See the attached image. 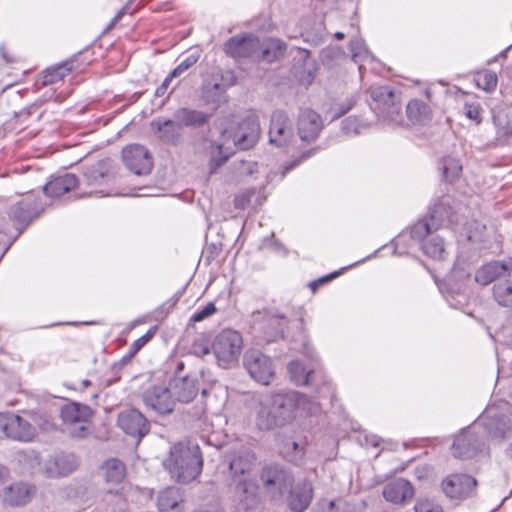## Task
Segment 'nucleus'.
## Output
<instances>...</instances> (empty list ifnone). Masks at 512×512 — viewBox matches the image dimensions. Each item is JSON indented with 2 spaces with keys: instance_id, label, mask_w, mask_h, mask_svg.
Instances as JSON below:
<instances>
[{
  "instance_id": "nucleus-10",
  "label": "nucleus",
  "mask_w": 512,
  "mask_h": 512,
  "mask_svg": "<svg viewBox=\"0 0 512 512\" xmlns=\"http://www.w3.org/2000/svg\"><path fill=\"white\" fill-rule=\"evenodd\" d=\"M260 479L267 493L273 498L286 493L294 481L291 472L279 464L265 466L260 474Z\"/></svg>"
},
{
  "instance_id": "nucleus-28",
  "label": "nucleus",
  "mask_w": 512,
  "mask_h": 512,
  "mask_svg": "<svg viewBox=\"0 0 512 512\" xmlns=\"http://www.w3.org/2000/svg\"><path fill=\"white\" fill-rule=\"evenodd\" d=\"M383 497L393 504H401L413 496V488L409 481L396 479L383 488Z\"/></svg>"
},
{
  "instance_id": "nucleus-42",
  "label": "nucleus",
  "mask_w": 512,
  "mask_h": 512,
  "mask_svg": "<svg viewBox=\"0 0 512 512\" xmlns=\"http://www.w3.org/2000/svg\"><path fill=\"white\" fill-rule=\"evenodd\" d=\"M367 127V122L355 116L347 117L341 123V129L347 135H358Z\"/></svg>"
},
{
  "instance_id": "nucleus-50",
  "label": "nucleus",
  "mask_w": 512,
  "mask_h": 512,
  "mask_svg": "<svg viewBox=\"0 0 512 512\" xmlns=\"http://www.w3.org/2000/svg\"><path fill=\"white\" fill-rule=\"evenodd\" d=\"M314 152H315V149L307 150V151L303 152L300 157H298L297 159H295V160L291 161L290 163L286 164L284 166L283 175H285L288 171H290L291 169L296 167L303 160L309 158Z\"/></svg>"
},
{
  "instance_id": "nucleus-41",
  "label": "nucleus",
  "mask_w": 512,
  "mask_h": 512,
  "mask_svg": "<svg viewBox=\"0 0 512 512\" xmlns=\"http://www.w3.org/2000/svg\"><path fill=\"white\" fill-rule=\"evenodd\" d=\"M282 454L288 461L298 463L304 456V446L295 441L287 440L282 447Z\"/></svg>"
},
{
  "instance_id": "nucleus-1",
  "label": "nucleus",
  "mask_w": 512,
  "mask_h": 512,
  "mask_svg": "<svg viewBox=\"0 0 512 512\" xmlns=\"http://www.w3.org/2000/svg\"><path fill=\"white\" fill-rule=\"evenodd\" d=\"M463 207L451 195L441 196L430 208L427 217L415 223L409 232H403L395 240L398 249L410 238L409 246L417 245L423 253L435 260H442L446 255L443 237L436 234L445 226H458L462 224Z\"/></svg>"
},
{
  "instance_id": "nucleus-43",
  "label": "nucleus",
  "mask_w": 512,
  "mask_h": 512,
  "mask_svg": "<svg viewBox=\"0 0 512 512\" xmlns=\"http://www.w3.org/2000/svg\"><path fill=\"white\" fill-rule=\"evenodd\" d=\"M497 82V74L489 70H485L481 73H478L476 77L477 86L486 92L494 91L497 86Z\"/></svg>"
},
{
  "instance_id": "nucleus-19",
  "label": "nucleus",
  "mask_w": 512,
  "mask_h": 512,
  "mask_svg": "<svg viewBox=\"0 0 512 512\" xmlns=\"http://www.w3.org/2000/svg\"><path fill=\"white\" fill-rule=\"evenodd\" d=\"M477 485L476 480L467 474H452L442 481V490L451 499L470 496Z\"/></svg>"
},
{
  "instance_id": "nucleus-23",
  "label": "nucleus",
  "mask_w": 512,
  "mask_h": 512,
  "mask_svg": "<svg viewBox=\"0 0 512 512\" xmlns=\"http://www.w3.org/2000/svg\"><path fill=\"white\" fill-rule=\"evenodd\" d=\"M40 210L41 207L32 195H27L11 207L9 217L17 225H27L39 214Z\"/></svg>"
},
{
  "instance_id": "nucleus-39",
  "label": "nucleus",
  "mask_w": 512,
  "mask_h": 512,
  "mask_svg": "<svg viewBox=\"0 0 512 512\" xmlns=\"http://www.w3.org/2000/svg\"><path fill=\"white\" fill-rule=\"evenodd\" d=\"M370 95L373 99V102L375 103L374 106H372V109L376 111V108L379 106H386V104L393 100L396 95L392 91V89L389 86H378V87H372L370 89Z\"/></svg>"
},
{
  "instance_id": "nucleus-6",
  "label": "nucleus",
  "mask_w": 512,
  "mask_h": 512,
  "mask_svg": "<svg viewBox=\"0 0 512 512\" xmlns=\"http://www.w3.org/2000/svg\"><path fill=\"white\" fill-rule=\"evenodd\" d=\"M474 428H480L487 440L512 439L511 406L505 401L489 405L474 422Z\"/></svg>"
},
{
  "instance_id": "nucleus-52",
  "label": "nucleus",
  "mask_w": 512,
  "mask_h": 512,
  "mask_svg": "<svg viewBox=\"0 0 512 512\" xmlns=\"http://www.w3.org/2000/svg\"><path fill=\"white\" fill-rule=\"evenodd\" d=\"M340 274H341L340 271H334L328 275H325V276L319 278L318 280L311 282L309 286L312 289V291L315 292L319 285L324 284V283L336 278Z\"/></svg>"
},
{
  "instance_id": "nucleus-33",
  "label": "nucleus",
  "mask_w": 512,
  "mask_h": 512,
  "mask_svg": "<svg viewBox=\"0 0 512 512\" xmlns=\"http://www.w3.org/2000/svg\"><path fill=\"white\" fill-rule=\"evenodd\" d=\"M288 373L297 385L313 384L318 374L313 367H306L299 360H293L288 364Z\"/></svg>"
},
{
  "instance_id": "nucleus-13",
  "label": "nucleus",
  "mask_w": 512,
  "mask_h": 512,
  "mask_svg": "<svg viewBox=\"0 0 512 512\" xmlns=\"http://www.w3.org/2000/svg\"><path fill=\"white\" fill-rule=\"evenodd\" d=\"M0 430L6 437L20 442L32 441L36 435L29 421L11 412L0 413Z\"/></svg>"
},
{
  "instance_id": "nucleus-45",
  "label": "nucleus",
  "mask_w": 512,
  "mask_h": 512,
  "mask_svg": "<svg viewBox=\"0 0 512 512\" xmlns=\"http://www.w3.org/2000/svg\"><path fill=\"white\" fill-rule=\"evenodd\" d=\"M199 60V55L197 53H192L188 55L185 59H183L170 73L171 77H179L183 73H185L189 68L197 63Z\"/></svg>"
},
{
  "instance_id": "nucleus-26",
  "label": "nucleus",
  "mask_w": 512,
  "mask_h": 512,
  "mask_svg": "<svg viewBox=\"0 0 512 512\" xmlns=\"http://www.w3.org/2000/svg\"><path fill=\"white\" fill-rule=\"evenodd\" d=\"M151 127L162 142L176 144L181 137L182 128L176 119L156 118L152 120Z\"/></svg>"
},
{
  "instance_id": "nucleus-31",
  "label": "nucleus",
  "mask_w": 512,
  "mask_h": 512,
  "mask_svg": "<svg viewBox=\"0 0 512 512\" xmlns=\"http://www.w3.org/2000/svg\"><path fill=\"white\" fill-rule=\"evenodd\" d=\"M286 45L283 41L276 38H269L263 42L260 41L257 61H265L271 63L285 53Z\"/></svg>"
},
{
  "instance_id": "nucleus-9",
  "label": "nucleus",
  "mask_w": 512,
  "mask_h": 512,
  "mask_svg": "<svg viewBox=\"0 0 512 512\" xmlns=\"http://www.w3.org/2000/svg\"><path fill=\"white\" fill-rule=\"evenodd\" d=\"M487 438L480 428H474V423L463 429L452 444L453 455L456 458L468 459L481 452L486 446Z\"/></svg>"
},
{
  "instance_id": "nucleus-37",
  "label": "nucleus",
  "mask_w": 512,
  "mask_h": 512,
  "mask_svg": "<svg viewBox=\"0 0 512 512\" xmlns=\"http://www.w3.org/2000/svg\"><path fill=\"white\" fill-rule=\"evenodd\" d=\"M107 482L119 483L125 477V466L117 459H109L102 465Z\"/></svg>"
},
{
  "instance_id": "nucleus-53",
  "label": "nucleus",
  "mask_w": 512,
  "mask_h": 512,
  "mask_svg": "<svg viewBox=\"0 0 512 512\" xmlns=\"http://www.w3.org/2000/svg\"><path fill=\"white\" fill-rule=\"evenodd\" d=\"M153 334L154 332L150 330L143 336L136 339L132 344V349L134 352L140 350L153 337Z\"/></svg>"
},
{
  "instance_id": "nucleus-40",
  "label": "nucleus",
  "mask_w": 512,
  "mask_h": 512,
  "mask_svg": "<svg viewBox=\"0 0 512 512\" xmlns=\"http://www.w3.org/2000/svg\"><path fill=\"white\" fill-rule=\"evenodd\" d=\"M493 295L499 305L508 307L512 305V283L505 281L494 285Z\"/></svg>"
},
{
  "instance_id": "nucleus-25",
  "label": "nucleus",
  "mask_w": 512,
  "mask_h": 512,
  "mask_svg": "<svg viewBox=\"0 0 512 512\" xmlns=\"http://www.w3.org/2000/svg\"><path fill=\"white\" fill-rule=\"evenodd\" d=\"M78 466V459L73 453H58L52 456L45 465L50 477L67 476Z\"/></svg>"
},
{
  "instance_id": "nucleus-16",
  "label": "nucleus",
  "mask_w": 512,
  "mask_h": 512,
  "mask_svg": "<svg viewBox=\"0 0 512 512\" xmlns=\"http://www.w3.org/2000/svg\"><path fill=\"white\" fill-rule=\"evenodd\" d=\"M122 159L125 166L136 175L148 174L153 166L149 151L140 144H132L123 148Z\"/></svg>"
},
{
  "instance_id": "nucleus-30",
  "label": "nucleus",
  "mask_w": 512,
  "mask_h": 512,
  "mask_svg": "<svg viewBox=\"0 0 512 512\" xmlns=\"http://www.w3.org/2000/svg\"><path fill=\"white\" fill-rule=\"evenodd\" d=\"M183 496L179 488L168 487L157 498L159 512H183Z\"/></svg>"
},
{
  "instance_id": "nucleus-47",
  "label": "nucleus",
  "mask_w": 512,
  "mask_h": 512,
  "mask_svg": "<svg viewBox=\"0 0 512 512\" xmlns=\"http://www.w3.org/2000/svg\"><path fill=\"white\" fill-rule=\"evenodd\" d=\"M105 175L100 169L96 166L88 167L83 173V181L88 186H94L96 184H100L104 179Z\"/></svg>"
},
{
  "instance_id": "nucleus-46",
  "label": "nucleus",
  "mask_w": 512,
  "mask_h": 512,
  "mask_svg": "<svg viewBox=\"0 0 512 512\" xmlns=\"http://www.w3.org/2000/svg\"><path fill=\"white\" fill-rule=\"evenodd\" d=\"M217 311L216 306L213 302L207 303L203 308L197 309L190 317L189 322L190 323H197L201 322L213 314H215Z\"/></svg>"
},
{
  "instance_id": "nucleus-63",
  "label": "nucleus",
  "mask_w": 512,
  "mask_h": 512,
  "mask_svg": "<svg viewBox=\"0 0 512 512\" xmlns=\"http://www.w3.org/2000/svg\"><path fill=\"white\" fill-rule=\"evenodd\" d=\"M124 13V9L120 10L114 17L113 19L111 20V22L109 23L107 29H111L119 20L120 18L122 17Z\"/></svg>"
},
{
  "instance_id": "nucleus-58",
  "label": "nucleus",
  "mask_w": 512,
  "mask_h": 512,
  "mask_svg": "<svg viewBox=\"0 0 512 512\" xmlns=\"http://www.w3.org/2000/svg\"><path fill=\"white\" fill-rule=\"evenodd\" d=\"M302 353L304 354L305 357H307L311 361H316V354H315L313 348L310 346L308 340L303 341Z\"/></svg>"
},
{
  "instance_id": "nucleus-3",
  "label": "nucleus",
  "mask_w": 512,
  "mask_h": 512,
  "mask_svg": "<svg viewBox=\"0 0 512 512\" xmlns=\"http://www.w3.org/2000/svg\"><path fill=\"white\" fill-rule=\"evenodd\" d=\"M255 456L247 449H241L234 453L229 460V468L232 473L230 488L234 498L244 509H249L257 502V485L247 475L252 469Z\"/></svg>"
},
{
  "instance_id": "nucleus-38",
  "label": "nucleus",
  "mask_w": 512,
  "mask_h": 512,
  "mask_svg": "<svg viewBox=\"0 0 512 512\" xmlns=\"http://www.w3.org/2000/svg\"><path fill=\"white\" fill-rule=\"evenodd\" d=\"M440 169L442 170L443 177L453 182L458 179L462 172V164L454 157H445L441 161Z\"/></svg>"
},
{
  "instance_id": "nucleus-32",
  "label": "nucleus",
  "mask_w": 512,
  "mask_h": 512,
  "mask_svg": "<svg viewBox=\"0 0 512 512\" xmlns=\"http://www.w3.org/2000/svg\"><path fill=\"white\" fill-rule=\"evenodd\" d=\"M174 117L180 123L181 128L183 126L199 128L208 122L210 115L190 108H181L175 112Z\"/></svg>"
},
{
  "instance_id": "nucleus-48",
  "label": "nucleus",
  "mask_w": 512,
  "mask_h": 512,
  "mask_svg": "<svg viewBox=\"0 0 512 512\" xmlns=\"http://www.w3.org/2000/svg\"><path fill=\"white\" fill-rule=\"evenodd\" d=\"M415 512H443L442 507L430 499H420L414 507Z\"/></svg>"
},
{
  "instance_id": "nucleus-29",
  "label": "nucleus",
  "mask_w": 512,
  "mask_h": 512,
  "mask_svg": "<svg viewBox=\"0 0 512 512\" xmlns=\"http://www.w3.org/2000/svg\"><path fill=\"white\" fill-rule=\"evenodd\" d=\"M79 180L74 174L65 173L52 177V179L43 187L44 193L50 197H60L74 189Z\"/></svg>"
},
{
  "instance_id": "nucleus-5",
  "label": "nucleus",
  "mask_w": 512,
  "mask_h": 512,
  "mask_svg": "<svg viewBox=\"0 0 512 512\" xmlns=\"http://www.w3.org/2000/svg\"><path fill=\"white\" fill-rule=\"evenodd\" d=\"M223 143L212 146L210 155V173H214L231 156L230 147H226L231 140L233 145L240 150L250 149L255 145L259 137V125L255 120L246 119L240 123L239 127L233 133L223 132Z\"/></svg>"
},
{
  "instance_id": "nucleus-24",
  "label": "nucleus",
  "mask_w": 512,
  "mask_h": 512,
  "mask_svg": "<svg viewBox=\"0 0 512 512\" xmlns=\"http://www.w3.org/2000/svg\"><path fill=\"white\" fill-rule=\"evenodd\" d=\"M34 492L35 489L33 486L24 482H16L5 487L0 497L6 505L12 507L23 506L31 500Z\"/></svg>"
},
{
  "instance_id": "nucleus-20",
  "label": "nucleus",
  "mask_w": 512,
  "mask_h": 512,
  "mask_svg": "<svg viewBox=\"0 0 512 512\" xmlns=\"http://www.w3.org/2000/svg\"><path fill=\"white\" fill-rule=\"evenodd\" d=\"M323 128L320 115L311 110H301L298 117V135L303 142H312L316 140Z\"/></svg>"
},
{
  "instance_id": "nucleus-44",
  "label": "nucleus",
  "mask_w": 512,
  "mask_h": 512,
  "mask_svg": "<svg viewBox=\"0 0 512 512\" xmlns=\"http://www.w3.org/2000/svg\"><path fill=\"white\" fill-rule=\"evenodd\" d=\"M350 51L352 54V60L355 63H360L370 57V53L367 50L364 41L360 38H355L350 41Z\"/></svg>"
},
{
  "instance_id": "nucleus-56",
  "label": "nucleus",
  "mask_w": 512,
  "mask_h": 512,
  "mask_svg": "<svg viewBox=\"0 0 512 512\" xmlns=\"http://www.w3.org/2000/svg\"><path fill=\"white\" fill-rule=\"evenodd\" d=\"M465 114L469 119L474 120L476 122H480L479 109L477 106L466 105L465 106Z\"/></svg>"
},
{
  "instance_id": "nucleus-51",
  "label": "nucleus",
  "mask_w": 512,
  "mask_h": 512,
  "mask_svg": "<svg viewBox=\"0 0 512 512\" xmlns=\"http://www.w3.org/2000/svg\"><path fill=\"white\" fill-rule=\"evenodd\" d=\"M253 192L245 191L235 197L234 205L238 209L244 208L251 200Z\"/></svg>"
},
{
  "instance_id": "nucleus-60",
  "label": "nucleus",
  "mask_w": 512,
  "mask_h": 512,
  "mask_svg": "<svg viewBox=\"0 0 512 512\" xmlns=\"http://www.w3.org/2000/svg\"><path fill=\"white\" fill-rule=\"evenodd\" d=\"M33 419L39 425V427L42 430H50L53 427V423H52L50 417H48L47 415L43 416V421L42 422H38L37 414L34 413L33 414Z\"/></svg>"
},
{
  "instance_id": "nucleus-7",
  "label": "nucleus",
  "mask_w": 512,
  "mask_h": 512,
  "mask_svg": "<svg viewBox=\"0 0 512 512\" xmlns=\"http://www.w3.org/2000/svg\"><path fill=\"white\" fill-rule=\"evenodd\" d=\"M92 409L81 403L71 402L60 410L64 430L73 438H86L92 432Z\"/></svg>"
},
{
  "instance_id": "nucleus-59",
  "label": "nucleus",
  "mask_w": 512,
  "mask_h": 512,
  "mask_svg": "<svg viewBox=\"0 0 512 512\" xmlns=\"http://www.w3.org/2000/svg\"><path fill=\"white\" fill-rule=\"evenodd\" d=\"M174 77H171V73L164 79V81L162 82V84L156 89V92H155V95L158 96V97H162L164 96V94L166 93L172 79Z\"/></svg>"
},
{
  "instance_id": "nucleus-12",
  "label": "nucleus",
  "mask_w": 512,
  "mask_h": 512,
  "mask_svg": "<svg viewBox=\"0 0 512 512\" xmlns=\"http://www.w3.org/2000/svg\"><path fill=\"white\" fill-rule=\"evenodd\" d=\"M286 318L272 312H257L253 315V329L266 342H274L283 337Z\"/></svg>"
},
{
  "instance_id": "nucleus-8",
  "label": "nucleus",
  "mask_w": 512,
  "mask_h": 512,
  "mask_svg": "<svg viewBox=\"0 0 512 512\" xmlns=\"http://www.w3.org/2000/svg\"><path fill=\"white\" fill-rule=\"evenodd\" d=\"M242 335L233 329H223L213 339L211 349L218 365L229 368L235 364L242 352Z\"/></svg>"
},
{
  "instance_id": "nucleus-62",
  "label": "nucleus",
  "mask_w": 512,
  "mask_h": 512,
  "mask_svg": "<svg viewBox=\"0 0 512 512\" xmlns=\"http://www.w3.org/2000/svg\"><path fill=\"white\" fill-rule=\"evenodd\" d=\"M0 52H1V55H2V58L7 62V63H12L14 62L16 59L12 56H9L6 51H5V47L4 46H1L0 47Z\"/></svg>"
},
{
  "instance_id": "nucleus-17",
  "label": "nucleus",
  "mask_w": 512,
  "mask_h": 512,
  "mask_svg": "<svg viewBox=\"0 0 512 512\" xmlns=\"http://www.w3.org/2000/svg\"><path fill=\"white\" fill-rule=\"evenodd\" d=\"M293 124L288 115L281 110L275 111L270 120L269 141L277 147H287L293 139Z\"/></svg>"
},
{
  "instance_id": "nucleus-34",
  "label": "nucleus",
  "mask_w": 512,
  "mask_h": 512,
  "mask_svg": "<svg viewBox=\"0 0 512 512\" xmlns=\"http://www.w3.org/2000/svg\"><path fill=\"white\" fill-rule=\"evenodd\" d=\"M406 114L413 124L423 125L432 118V111L429 105L418 99H413L407 104Z\"/></svg>"
},
{
  "instance_id": "nucleus-2",
  "label": "nucleus",
  "mask_w": 512,
  "mask_h": 512,
  "mask_svg": "<svg viewBox=\"0 0 512 512\" xmlns=\"http://www.w3.org/2000/svg\"><path fill=\"white\" fill-rule=\"evenodd\" d=\"M298 411L315 414L319 404L296 391L260 395L255 408V423L259 430L270 431L291 422Z\"/></svg>"
},
{
  "instance_id": "nucleus-21",
  "label": "nucleus",
  "mask_w": 512,
  "mask_h": 512,
  "mask_svg": "<svg viewBox=\"0 0 512 512\" xmlns=\"http://www.w3.org/2000/svg\"><path fill=\"white\" fill-rule=\"evenodd\" d=\"M288 505L293 512H303L310 505L313 498L312 483L303 479L299 481L294 487L288 489Z\"/></svg>"
},
{
  "instance_id": "nucleus-35",
  "label": "nucleus",
  "mask_w": 512,
  "mask_h": 512,
  "mask_svg": "<svg viewBox=\"0 0 512 512\" xmlns=\"http://www.w3.org/2000/svg\"><path fill=\"white\" fill-rule=\"evenodd\" d=\"M71 69L72 67L68 63L47 68L43 73L41 82L38 83L39 87L54 86L58 84L70 73Z\"/></svg>"
},
{
  "instance_id": "nucleus-18",
  "label": "nucleus",
  "mask_w": 512,
  "mask_h": 512,
  "mask_svg": "<svg viewBox=\"0 0 512 512\" xmlns=\"http://www.w3.org/2000/svg\"><path fill=\"white\" fill-rule=\"evenodd\" d=\"M118 426L126 434L143 438L150 429V424L144 415L137 409L131 408L123 410L118 415Z\"/></svg>"
},
{
  "instance_id": "nucleus-11",
  "label": "nucleus",
  "mask_w": 512,
  "mask_h": 512,
  "mask_svg": "<svg viewBox=\"0 0 512 512\" xmlns=\"http://www.w3.org/2000/svg\"><path fill=\"white\" fill-rule=\"evenodd\" d=\"M243 366L252 379L263 385H269L275 373L271 358L257 349L245 352Z\"/></svg>"
},
{
  "instance_id": "nucleus-36",
  "label": "nucleus",
  "mask_w": 512,
  "mask_h": 512,
  "mask_svg": "<svg viewBox=\"0 0 512 512\" xmlns=\"http://www.w3.org/2000/svg\"><path fill=\"white\" fill-rule=\"evenodd\" d=\"M400 110L401 105L400 102L396 97L393 98V100L388 102L386 106L378 107L376 108V114L379 118H382L384 121H387L390 124L398 125L400 123L399 117H400Z\"/></svg>"
},
{
  "instance_id": "nucleus-14",
  "label": "nucleus",
  "mask_w": 512,
  "mask_h": 512,
  "mask_svg": "<svg viewBox=\"0 0 512 512\" xmlns=\"http://www.w3.org/2000/svg\"><path fill=\"white\" fill-rule=\"evenodd\" d=\"M143 402L147 408L158 414H168L173 411L175 399L169 385L159 384L149 387L143 393Z\"/></svg>"
},
{
  "instance_id": "nucleus-55",
  "label": "nucleus",
  "mask_w": 512,
  "mask_h": 512,
  "mask_svg": "<svg viewBox=\"0 0 512 512\" xmlns=\"http://www.w3.org/2000/svg\"><path fill=\"white\" fill-rule=\"evenodd\" d=\"M333 392L331 383L323 379L321 386L318 387V393L320 394V397H328L331 396Z\"/></svg>"
},
{
  "instance_id": "nucleus-27",
  "label": "nucleus",
  "mask_w": 512,
  "mask_h": 512,
  "mask_svg": "<svg viewBox=\"0 0 512 512\" xmlns=\"http://www.w3.org/2000/svg\"><path fill=\"white\" fill-rule=\"evenodd\" d=\"M512 270V260L494 261L483 265L475 275V281L481 285H488L496 278L504 276Z\"/></svg>"
},
{
  "instance_id": "nucleus-22",
  "label": "nucleus",
  "mask_w": 512,
  "mask_h": 512,
  "mask_svg": "<svg viewBox=\"0 0 512 512\" xmlns=\"http://www.w3.org/2000/svg\"><path fill=\"white\" fill-rule=\"evenodd\" d=\"M175 402L188 403L198 394L197 380L191 376L177 375L169 382Z\"/></svg>"
},
{
  "instance_id": "nucleus-57",
  "label": "nucleus",
  "mask_w": 512,
  "mask_h": 512,
  "mask_svg": "<svg viewBox=\"0 0 512 512\" xmlns=\"http://www.w3.org/2000/svg\"><path fill=\"white\" fill-rule=\"evenodd\" d=\"M56 88H51L50 91H47L45 93L46 100H54L56 102H62L66 97L67 94H63L62 92L55 94Z\"/></svg>"
},
{
  "instance_id": "nucleus-54",
  "label": "nucleus",
  "mask_w": 512,
  "mask_h": 512,
  "mask_svg": "<svg viewBox=\"0 0 512 512\" xmlns=\"http://www.w3.org/2000/svg\"><path fill=\"white\" fill-rule=\"evenodd\" d=\"M450 306L454 308H461L466 303V297L462 294H457V298L453 295L447 297Z\"/></svg>"
},
{
  "instance_id": "nucleus-64",
  "label": "nucleus",
  "mask_w": 512,
  "mask_h": 512,
  "mask_svg": "<svg viewBox=\"0 0 512 512\" xmlns=\"http://www.w3.org/2000/svg\"><path fill=\"white\" fill-rule=\"evenodd\" d=\"M7 476L8 470L5 467L0 466V482H2Z\"/></svg>"
},
{
  "instance_id": "nucleus-15",
  "label": "nucleus",
  "mask_w": 512,
  "mask_h": 512,
  "mask_svg": "<svg viewBox=\"0 0 512 512\" xmlns=\"http://www.w3.org/2000/svg\"><path fill=\"white\" fill-rule=\"evenodd\" d=\"M260 39L254 34L231 37L224 45L225 52L234 59L248 58L257 61Z\"/></svg>"
},
{
  "instance_id": "nucleus-4",
  "label": "nucleus",
  "mask_w": 512,
  "mask_h": 512,
  "mask_svg": "<svg viewBox=\"0 0 512 512\" xmlns=\"http://www.w3.org/2000/svg\"><path fill=\"white\" fill-rule=\"evenodd\" d=\"M163 464L178 482L189 483L201 473L203 459L197 444L179 442L171 447Z\"/></svg>"
},
{
  "instance_id": "nucleus-49",
  "label": "nucleus",
  "mask_w": 512,
  "mask_h": 512,
  "mask_svg": "<svg viewBox=\"0 0 512 512\" xmlns=\"http://www.w3.org/2000/svg\"><path fill=\"white\" fill-rule=\"evenodd\" d=\"M354 106V101L351 99H348L344 103L340 104L339 106L333 108L332 110V120L338 119L341 116L345 115L347 112H349L352 107Z\"/></svg>"
},
{
  "instance_id": "nucleus-61",
  "label": "nucleus",
  "mask_w": 512,
  "mask_h": 512,
  "mask_svg": "<svg viewBox=\"0 0 512 512\" xmlns=\"http://www.w3.org/2000/svg\"><path fill=\"white\" fill-rule=\"evenodd\" d=\"M106 499L109 500L110 502L115 503V504H122L123 503L122 496L119 493H112L111 491H109L107 493Z\"/></svg>"
}]
</instances>
